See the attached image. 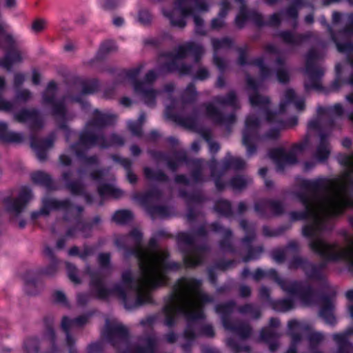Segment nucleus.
I'll return each instance as SVG.
<instances>
[{
	"mask_svg": "<svg viewBox=\"0 0 353 353\" xmlns=\"http://www.w3.org/2000/svg\"><path fill=\"white\" fill-rule=\"evenodd\" d=\"M69 276L74 282H77L79 281L77 274L72 271L69 272Z\"/></svg>",
	"mask_w": 353,
	"mask_h": 353,
	"instance_id": "nucleus-17",
	"label": "nucleus"
},
{
	"mask_svg": "<svg viewBox=\"0 0 353 353\" xmlns=\"http://www.w3.org/2000/svg\"><path fill=\"white\" fill-rule=\"evenodd\" d=\"M127 99H123V103L125 104V105H128V102H127Z\"/></svg>",
	"mask_w": 353,
	"mask_h": 353,
	"instance_id": "nucleus-27",
	"label": "nucleus"
},
{
	"mask_svg": "<svg viewBox=\"0 0 353 353\" xmlns=\"http://www.w3.org/2000/svg\"><path fill=\"white\" fill-rule=\"evenodd\" d=\"M101 7L104 10L110 11L117 7V1H103Z\"/></svg>",
	"mask_w": 353,
	"mask_h": 353,
	"instance_id": "nucleus-11",
	"label": "nucleus"
},
{
	"mask_svg": "<svg viewBox=\"0 0 353 353\" xmlns=\"http://www.w3.org/2000/svg\"><path fill=\"white\" fill-rule=\"evenodd\" d=\"M347 163L353 168V157H351L350 159L347 161Z\"/></svg>",
	"mask_w": 353,
	"mask_h": 353,
	"instance_id": "nucleus-22",
	"label": "nucleus"
},
{
	"mask_svg": "<svg viewBox=\"0 0 353 353\" xmlns=\"http://www.w3.org/2000/svg\"><path fill=\"white\" fill-rule=\"evenodd\" d=\"M123 22V20L121 18H117L114 20V23L116 26H121Z\"/></svg>",
	"mask_w": 353,
	"mask_h": 353,
	"instance_id": "nucleus-19",
	"label": "nucleus"
},
{
	"mask_svg": "<svg viewBox=\"0 0 353 353\" xmlns=\"http://www.w3.org/2000/svg\"><path fill=\"white\" fill-rule=\"evenodd\" d=\"M187 13V11L181 8L175 9L172 12H165V14L170 18L172 23L179 27H183L185 25L184 17Z\"/></svg>",
	"mask_w": 353,
	"mask_h": 353,
	"instance_id": "nucleus-6",
	"label": "nucleus"
},
{
	"mask_svg": "<svg viewBox=\"0 0 353 353\" xmlns=\"http://www.w3.org/2000/svg\"><path fill=\"white\" fill-rule=\"evenodd\" d=\"M99 260L102 263H105L109 260V255L108 254H103L99 256Z\"/></svg>",
	"mask_w": 353,
	"mask_h": 353,
	"instance_id": "nucleus-16",
	"label": "nucleus"
},
{
	"mask_svg": "<svg viewBox=\"0 0 353 353\" xmlns=\"http://www.w3.org/2000/svg\"><path fill=\"white\" fill-rule=\"evenodd\" d=\"M7 131V126L6 123L0 122V138H3Z\"/></svg>",
	"mask_w": 353,
	"mask_h": 353,
	"instance_id": "nucleus-14",
	"label": "nucleus"
},
{
	"mask_svg": "<svg viewBox=\"0 0 353 353\" xmlns=\"http://www.w3.org/2000/svg\"><path fill=\"white\" fill-rule=\"evenodd\" d=\"M199 260L196 255L192 254L185 259V263L188 265H194L199 263Z\"/></svg>",
	"mask_w": 353,
	"mask_h": 353,
	"instance_id": "nucleus-13",
	"label": "nucleus"
},
{
	"mask_svg": "<svg viewBox=\"0 0 353 353\" xmlns=\"http://www.w3.org/2000/svg\"><path fill=\"white\" fill-rule=\"evenodd\" d=\"M111 50H112V48H106V50H107V51H110Z\"/></svg>",
	"mask_w": 353,
	"mask_h": 353,
	"instance_id": "nucleus-30",
	"label": "nucleus"
},
{
	"mask_svg": "<svg viewBox=\"0 0 353 353\" xmlns=\"http://www.w3.org/2000/svg\"><path fill=\"white\" fill-rule=\"evenodd\" d=\"M247 125L248 127H250L251 124L250 123L249 121H247Z\"/></svg>",
	"mask_w": 353,
	"mask_h": 353,
	"instance_id": "nucleus-29",
	"label": "nucleus"
},
{
	"mask_svg": "<svg viewBox=\"0 0 353 353\" xmlns=\"http://www.w3.org/2000/svg\"><path fill=\"white\" fill-rule=\"evenodd\" d=\"M30 197V193L29 192H25L20 194L17 201H6L5 202V206L7 210L14 213H19Z\"/></svg>",
	"mask_w": 353,
	"mask_h": 353,
	"instance_id": "nucleus-5",
	"label": "nucleus"
},
{
	"mask_svg": "<svg viewBox=\"0 0 353 353\" xmlns=\"http://www.w3.org/2000/svg\"><path fill=\"white\" fill-rule=\"evenodd\" d=\"M46 26V22L42 19H37L32 21L31 25V30L34 33H38L43 31Z\"/></svg>",
	"mask_w": 353,
	"mask_h": 353,
	"instance_id": "nucleus-8",
	"label": "nucleus"
},
{
	"mask_svg": "<svg viewBox=\"0 0 353 353\" xmlns=\"http://www.w3.org/2000/svg\"><path fill=\"white\" fill-rule=\"evenodd\" d=\"M345 188V182L335 183L323 196H314L304 201L305 216L312 221L310 225L304 228L305 235L315 236L320 230V221L324 214L339 213L348 205Z\"/></svg>",
	"mask_w": 353,
	"mask_h": 353,
	"instance_id": "nucleus-2",
	"label": "nucleus"
},
{
	"mask_svg": "<svg viewBox=\"0 0 353 353\" xmlns=\"http://www.w3.org/2000/svg\"><path fill=\"white\" fill-rule=\"evenodd\" d=\"M132 215L129 211L123 210L117 212L114 216V220L118 223H124L131 218Z\"/></svg>",
	"mask_w": 353,
	"mask_h": 353,
	"instance_id": "nucleus-10",
	"label": "nucleus"
},
{
	"mask_svg": "<svg viewBox=\"0 0 353 353\" xmlns=\"http://www.w3.org/2000/svg\"><path fill=\"white\" fill-rule=\"evenodd\" d=\"M140 274L133 276L130 272L123 275V285L133 289L140 302L148 300V292L165 281L166 253L163 251L142 249L139 252Z\"/></svg>",
	"mask_w": 353,
	"mask_h": 353,
	"instance_id": "nucleus-1",
	"label": "nucleus"
},
{
	"mask_svg": "<svg viewBox=\"0 0 353 353\" xmlns=\"http://www.w3.org/2000/svg\"><path fill=\"white\" fill-rule=\"evenodd\" d=\"M330 154V150L327 144L322 143L318 148L316 152V158L323 161Z\"/></svg>",
	"mask_w": 353,
	"mask_h": 353,
	"instance_id": "nucleus-9",
	"label": "nucleus"
},
{
	"mask_svg": "<svg viewBox=\"0 0 353 353\" xmlns=\"http://www.w3.org/2000/svg\"><path fill=\"white\" fill-rule=\"evenodd\" d=\"M251 102H252V103H256V102L253 100V99H251Z\"/></svg>",
	"mask_w": 353,
	"mask_h": 353,
	"instance_id": "nucleus-31",
	"label": "nucleus"
},
{
	"mask_svg": "<svg viewBox=\"0 0 353 353\" xmlns=\"http://www.w3.org/2000/svg\"><path fill=\"white\" fill-rule=\"evenodd\" d=\"M139 19L141 22L146 23L150 20V15L148 11H141L139 14Z\"/></svg>",
	"mask_w": 353,
	"mask_h": 353,
	"instance_id": "nucleus-12",
	"label": "nucleus"
},
{
	"mask_svg": "<svg viewBox=\"0 0 353 353\" xmlns=\"http://www.w3.org/2000/svg\"><path fill=\"white\" fill-rule=\"evenodd\" d=\"M22 56L19 51H14L10 53L4 62V66L9 68L11 64L16 63L22 60Z\"/></svg>",
	"mask_w": 353,
	"mask_h": 353,
	"instance_id": "nucleus-7",
	"label": "nucleus"
},
{
	"mask_svg": "<svg viewBox=\"0 0 353 353\" xmlns=\"http://www.w3.org/2000/svg\"><path fill=\"white\" fill-rule=\"evenodd\" d=\"M346 296L348 299H353V291H348L347 293H346Z\"/></svg>",
	"mask_w": 353,
	"mask_h": 353,
	"instance_id": "nucleus-21",
	"label": "nucleus"
},
{
	"mask_svg": "<svg viewBox=\"0 0 353 353\" xmlns=\"http://www.w3.org/2000/svg\"><path fill=\"white\" fill-rule=\"evenodd\" d=\"M76 251H77V248H74L70 250V254H74L76 252Z\"/></svg>",
	"mask_w": 353,
	"mask_h": 353,
	"instance_id": "nucleus-25",
	"label": "nucleus"
},
{
	"mask_svg": "<svg viewBox=\"0 0 353 353\" xmlns=\"http://www.w3.org/2000/svg\"><path fill=\"white\" fill-rule=\"evenodd\" d=\"M245 141H245V139L244 138V139H243V142H244L245 143Z\"/></svg>",
	"mask_w": 353,
	"mask_h": 353,
	"instance_id": "nucleus-32",
	"label": "nucleus"
},
{
	"mask_svg": "<svg viewBox=\"0 0 353 353\" xmlns=\"http://www.w3.org/2000/svg\"><path fill=\"white\" fill-rule=\"evenodd\" d=\"M205 300V296L199 290V282L194 279H185L179 283L165 311L168 316L183 312L197 317L200 307Z\"/></svg>",
	"mask_w": 353,
	"mask_h": 353,
	"instance_id": "nucleus-3",
	"label": "nucleus"
},
{
	"mask_svg": "<svg viewBox=\"0 0 353 353\" xmlns=\"http://www.w3.org/2000/svg\"><path fill=\"white\" fill-rule=\"evenodd\" d=\"M72 321L67 318H64L62 321V326L64 329H68L72 324Z\"/></svg>",
	"mask_w": 353,
	"mask_h": 353,
	"instance_id": "nucleus-15",
	"label": "nucleus"
},
{
	"mask_svg": "<svg viewBox=\"0 0 353 353\" xmlns=\"http://www.w3.org/2000/svg\"><path fill=\"white\" fill-rule=\"evenodd\" d=\"M4 84V80L0 77V88Z\"/></svg>",
	"mask_w": 353,
	"mask_h": 353,
	"instance_id": "nucleus-24",
	"label": "nucleus"
},
{
	"mask_svg": "<svg viewBox=\"0 0 353 353\" xmlns=\"http://www.w3.org/2000/svg\"><path fill=\"white\" fill-rule=\"evenodd\" d=\"M58 295L60 296L59 300L61 301V298L63 297V295L61 293H58Z\"/></svg>",
	"mask_w": 353,
	"mask_h": 353,
	"instance_id": "nucleus-28",
	"label": "nucleus"
},
{
	"mask_svg": "<svg viewBox=\"0 0 353 353\" xmlns=\"http://www.w3.org/2000/svg\"><path fill=\"white\" fill-rule=\"evenodd\" d=\"M6 6L8 8H12L15 6V1H7Z\"/></svg>",
	"mask_w": 353,
	"mask_h": 353,
	"instance_id": "nucleus-20",
	"label": "nucleus"
},
{
	"mask_svg": "<svg viewBox=\"0 0 353 353\" xmlns=\"http://www.w3.org/2000/svg\"><path fill=\"white\" fill-rule=\"evenodd\" d=\"M310 248L316 253L330 259H346L353 266V247L340 250L317 238L313 239L310 243Z\"/></svg>",
	"mask_w": 353,
	"mask_h": 353,
	"instance_id": "nucleus-4",
	"label": "nucleus"
},
{
	"mask_svg": "<svg viewBox=\"0 0 353 353\" xmlns=\"http://www.w3.org/2000/svg\"><path fill=\"white\" fill-rule=\"evenodd\" d=\"M343 144L345 146L347 147L350 145V141H348L347 142H344Z\"/></svg>",
	"mask_w": 353,
	"mask_h": 353,
	"instance_id": "nucleus-26",
	"label": "nucleus"
},
{
	"mask_svg": "<svg viewBox=\"0 0 353 353\" xmlns=\"http://www.w3.org/2000/svg\"><path fill=\"white\" fill-rule=\"evenodd\" d=\"M294 93H293L292 92H291V91H290V92H289V97H290V100H292V99H293V98H294Z\"/></svg>",
	"mask_w": 353,
	"mask_h": 353,
	"instance_id": "nucleus-23",
	"label": "nucleus"
},
{
	"mask_svg": "<svg viewBox=\"0 0 353 353\" xmlns=\"http://www.w3.org/2000/svg\"><path fill=\"white\" fill-rule=\"evenodd\" d=\"M39 74L37 72H34L33 76H32V80H33L34 83H37L39 82Z\"/></svg>",
	"mask_w": 353,
	"mask_h": 353,
	"instance_id": "nucleus-18",
	"label": "nucleus"
}]
</instances>
